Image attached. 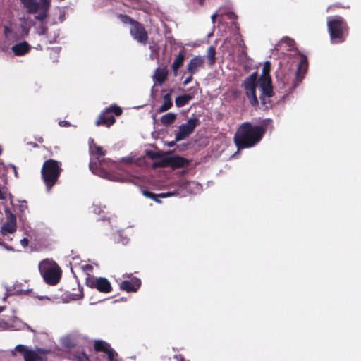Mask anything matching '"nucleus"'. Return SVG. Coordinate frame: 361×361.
<instances>
[{"instance_id":"nucleus-17","label":"nucleus","mask_w":361,"mask_h":361,"mask_svg":"<svg viewBox=\"0 0 361 361\" xmlns=\"http://www.w3.org/2000/svg\"><path fill=\"white\" fill-rule=\"evenodd\" d=\"M185 55V49H180L173 62L171 68L175 76L177 75L178 69L183 65Z\"/></svg>"},{"instance_id":"nucleus-27","label":"nucleus","mask_w":361,"mask_h":361,"mask_svg":"<svg viewBox=\"0 0 361 361\" xmlns=\"http://www.w3.org/2000/svg\"><path fill=\"white\" fill-rule=\"evenodd\" d=\"M154 168H164L171 166L170 157L161 159L158 161H155L152 164Z\"/></svg>"},{"instance_id":"nucleus-46","label":"nucleus","mask_w":361,"mask_h":361,"mask_svg":"<svg viewBox=\"0 0 361 361\" xmlns=\"http://www.w3.org/2000/svg\"><path fill=\"white\" fill-rule=\"evenodd\" d=\"M216 18V14H213L212 16V20L213 23L215 22Z\"/></svg>"},{"instance_id":"nucleus-21","label":"nucleus","mask_w":361,"mask_h":361,"mask_svg":"<svg viewBox=\"0 0 361 361\" xmlns=\"http://www.w3.org/2000/svg\"><path fill=\"white\" fill-rule=\"evenodd\" d=\"M171 93L172 90L169 91L167 94H166L164 97V102L162 105L157 109L158 113L164 112L169 109H170L173 106L172 99H171Z\"/></svg>"},{"instance_id":"nucleus-44","label":"nucleus","mask_w":361,"mask_h":361,"mask_svg":"<svg viewBox=\"0 0 361 361\" xmlns=\"http://www.w3.org/2000/svg\"><path fill=\"white\" fill-rule=\"evenodd\" d=\"M176 140H175L174 141H172V142H169V143L168 144V145H169V147H173V146L175 145V144H176Z\"/></svg>"},{"instance_id":"nucleus-29","label":"nucleus","mask_w":361,"mask_h":361,"mask_svg":"<svg viewBox=\"0 0 361 361\" xmlns=\"http://www.w3.org/2000/svg\"><path fill=\"white\" fill-rule=\"evenodd\" d=\"M117 17L123 24H130L131 26L137 21L126 14L118 13Z\"/></svg>"},{"instance_id":"nucleus-6","label":"nucleus","mask_w":361,"mask_h":361,"mask_svg":"<svg viewBox=\"0 0 361 361\" xmlns=\"http://www.w3.org/2000/svg\"><path fill=\"white\" fill-rule=\"evenodd\" d=\"M122 112L123 110L120 106L111 105L99 115L98 118L95 121V125L97 126H104L109 128L116 122V119L113 114L118 116L121 115Z\"/></svg>"},{"instance_id":"nucleus-7","label":"nucleus","mask_w":361,"mask_h":361,"mask_svg":"<svg viewBox=\"0 0 361 361\" xmlns=\"http://www.w3.org/2000/svg\"><path fill=\"white\" fill-rule=\"evenodd\" d=\"M257 79V73L254 72L245 79L243 85L250 104L255 107L259 105V101L256 95Z\"/></svg>"},{"instance_id":"nucleus-42","label":"nucleus","mask_w":361,"mask_h":361,"mask_svg":"<svg viewBox=\"0 0 361 361\" xmlns=\"http://www.w3.org/2000/svg\"><path fill=\"white\" fill-rule=\"evenodd\" d=\"M20 243L23 247H26L27 246L29 241L27 238H24L20 240Z\"/></svg>"},{"instance_id":"nucleus-12","label":"nucleus","mask_w":361,"mask_h":361,"mask_svg":"<svg viewBox=\"0 0 361 361\" xmlns=\"http://www.w3.org/2000/svg\"><path fill=\"white\" fill-rule=\"evenodd\" d=\"M94 349L96 352L105 353L109 361H115L118 356L117 353L111 347L110 344L103 340H96L94 343Z\"/></svg>"},{"instance_id":"nucleus-16","label":"nucleus","mask_w":361,"mask_h":361,"mask_svg":"<svg viewBox=\"0 0 361 361\" xmlns=\"http://www.w3.org/2000/svg\"><path fill=\"white\" fill-rule=\"evenodd\" d=\"M260 95H265L268 97L274 96L273 86L271 78H265V80H259Z\"/></svg>"},{"instance_id":"nucleus-23","label":"nucleus","mask_w":361,"mask_h":361,"mask_svg":"<svg viewBox=\"0 0 361 361\" xmlns=\"http://www.w3.org/2000/svg\"><path fill=\"white\" fill-rule=\"evenodd\" d=\"M207 59L208 65L212 67L216 63V49L214 47L210 46L207 51Z\"/></svg>"},{"instance_id":"nucleus-5","label":"nucleus","mask_w":361,"mask_h":361,"mask_svg":"<svg viewBox=\"0 0 361 361\" xmlns=\"http://www.w3.org/2000/svg\"><path fill=\"white\" fill-rule=\"evenodd\" d=\"M20 1L28 13L35 14L39 11V13L35 16L37 20L43 22L47 17L51 0H39V2L36 0Z\"/></svg>"},{"instance_id":"nucleus-22","label":"nucleus","mask_w":361,"mask_h":361,"mask_svg":"<svg viewBox=\"0 0 361 361\" xmlns=\"http://www.w3.org/2000/svg\"><path fill=\"white\" fill-rule=\"evenodd\" d=\"M193 99L191 94H185L176 98L175 103L177 107H183Z\"/></svg>"},{"instance_id":"nucleus-20","label":"nucleus","mask_w":361,"mask_h":361,"mask_svg":"<svg viewBox=\"0 0 361 361\" xmlns=\"http://www.w3.org/2000/svg\"><path fill=\"white\" fill-rule=\"evenodd\" d=\"M168 76V69L166 66L157 68L154 75V80L159 85H162Z\"/></svg>"},{"instance_id":"nucleus-3","label":"nucleus","mask_w":361,"mask_h":361,"mask_svg":"<svg viewBox=\"0 0 361 361\" xmlns=\"http://www.w3.org/2000/svg\"><path fill=\"white\" fill-rule=\"evenodd\" d=\"M63 169L61 162L49 159L46 160L41 169V176L46 189L50 191L58 183Z\"/></svg>"},{"instance_id":"nucleus-2","label":"nucleus","mask_w":361,"mask_h":361,"mask_svg":"<svg viewBox=\"0 0 361 361\" xmlns=\"http://www.w3.org/2000/svg\"><path fill=\"white\" fill-rule=\"evenodd\" d=\"M307 68V61L305 57H302L295 73H287L285 68H279L275 73L278 81L286 87L290 85V89L294 90L302 82L304 74Z\"/></svg>"},{"instance_id":"nucleus-28","label":"nucleus","mask_w":361,"mask_h":361,"mask_svg":"<svg viewBox=\"0 0 361 361\" xmlns=\"http://www.w3.org/2000/svg\"><path fill=\"white\" fill-rule=\"evenodd\" d=\"M141 192L145 197L152 199L159 204L161 203V201L159 199H157V194L148 190L147 189L142 188Z\"/></svg>"},{"instance_id":"nucleus-40","label":"nucleus","mask_w":361,"mask_h":361,"mask_svg":"<svg viewBox=\"0 0 361 361\" xmlns=\"http://www.w3.org/2000/svg\"><path fill=\"white\" fill-rule=\"evenodd\" d=\"M157 199H159V197L164 198V197H170L171 195V192L159 193V194H157Z\"/></svg>"},{"instance_id":"nucleus-14","label":"nucleus","mask_w":361,"mask_h":361,"mask_svg":"<svg viewBox=\"0 0 361 361\" xmlns=\"http://www.w3.org/2000/svg\"><path fill=\"white\" fill-rule=\"evenodd\" d=\"M16 231V216L9 212L7 216L6 222H4L1 228V233L5 236L8 233H13Z\"/></svg>"},{"instance_id":"nucleus-35","label":"nucleus","mask_w":361,"mask_h":361,"mask_svg":"<svg viewBox=\"0 0 361 361\" xmlns=\"http://www.w3.org/2000/svg\"><path fill=\"white\" fill-rule=\"evenodd\" d=\"M10 329V324L4 321V319H0V331H5Z\"/></svg>"},{"instance_id":"nucleus-39","label":"nucleus","mask_w":361,"mask_h":361,"mask_svg":"<svg viewBox=\"0 0 361 361\" xmlns=\"http://www.w3.org/2000/svg\"><path fill=\"white\" fill-rule=\"evenodd\" d=\"M59 125L61 127H68L71 126L70 123L67 121H60Z\"/></svg>"},{"instance_id":"nucleus-24","label":"nucleus","mask_w":361,"mask_h":361,"mask_svg":"<svg viewBox=\"0 0 361 361\" xmlns=\"http://www.w3.org/2000/svg\"><path fill=\"white\" fill-rule=\"evenodd\" d=\"M176 118V114L174 113H167L161 117V123L164 126H169L174 123Z\"/></svg>"},{"instance_id":"nucleus-32","label":"nucleus","mask_w":361,"mask_h":361,"mask_svg":"<svg viewBox=\"0 0 361 361\" xmlns=\"http://www.w3.org/2000/svg\"><path fill=\"white\" fill-rule=\"evenodd\" d=\"M75 359L77 361H91L85 350L80 355H75Z\"/></svg>"},{"instance_id":"nucleus-25","label":"nucleus","mask_w":361,"mask_h":361,"mask_svg":"<svg viewBox=\"0 0 361 361\" xmlns=\"http://www.w3.org/2000/svg\"><path fill=\"white\" fill-rule=\"evenodd\" d=\"M25 361H44L43 357L39 355L35 350L27 351L24 355Z\"/></svg>"},{"instance_id":"nucleus-47","label":"nucleus","mask_w":361,"mask_h":361,"mask_svg":"<svg viewBox=\"0 0 361 361\" xmlns=\"http://www.w3.org/2000/svg\"><path fill=\"white\" fill-rule=\"evenodd\" d=\"M200 5H202L204 0H198Z\"/></svg>"},{"instance_id":"nucleus-48","label":"nucleus","mask_w":361,"mask_h":361,"mask_svg":"<svg viewBox=\"0 0 361 361\" xmlns=\"http://www.w3.org/2000/svg\"><path fill=\"white\" fill-rule=\"evenodd\" d=\"M4 309H5V307H0V312H1V311H3Z\"/></svg>"},{"instance_id":"nucleus-18","label":"nucleus","mask_w":361,"mask_h":361,"mask_svg":"<svg viewBox=\"0 0 361 361\" xmlns=\"http://www.w3.org/2000/svg\"><path fill=\"white\" fill-rule=\"evenodd\" d=\"M12 51L16 56H23L30 50V45L25 41L17 43L11 47Z\"/></svg>"},{"instance_id":"nucleus-26","label":"nucleus","mask_w":361,"mask_h":361,"mask_svg":"<svg viewBox=\"0 0 361 361\" xmlns=\"http://www.w3.org/2000/svg\"><path fill=\"white\" fill-rule=\"evenodd\" d=\"M271 71V63L270 61H266L262 68V74L259 79L265 80V78H271L270 76Z\"/></svg>"},{"instance_id":"nucleus-8","label":"nucleus","mask_w":361,"mask_h":361,"mask_svg":"<svg viewBox=\"0 0 361 361\" xmlns=\"http://www.w3.org/2000/svg\"><path fill=\"white\" fill-rule=\"evenodd\" d=\"M85 284L91 288H95L102 293H109L112 290L110 281L104 277H95L87 274L85 278Z\"/></svg>"},{"instance_id":"nucleus-41","label":"nucleus","mask_w":361,"mask_h":361,"mask_svg":"<svg viewBox=\"0 0 361 361\" xmlns=\"http://www.w3.org/2000/svg\"><path fill=\"white\" fill-rule=\"evenodd\" d=\"M21 321H17L16 322H15V324L13 325H10V329L11 330H16V329L18 328L20 326V322Z\"/></svg>"},{"instance_id":"nucleus-11","label":"nucleus","mask_w":361,"mask_h":361,"mask_svg":"<svg viewBox=\"0 0 361 361\" xmlns=\"http://www.w3.org/2000/svg\"><path fill=\"white\" fill-rule=\"evenodd\" d=\"M130 33L134 39L137 40L139 43L145 45L148 41V34L144 25L136 21L130 27Z\"/></svg>"},{"instance_id":"nucleus-30","label":"nucleus","mask_w":361,"mask_h":361,"mask_svg":"<svg viewBox=\"0 0 361 361\" xmlns=\"http://www.w3.org/2000/svg\"><path fill=\"white\" fill-rule=\"evenodd\" d=\"M270 98L271 97H268L265 95L259 96L261 104L263 106L264 110H267V109H270L272 106L271 102L270 101Z\"/></svg>"},{"instance_id":"nucleus-50","label":"nucleus","mask_w":361,"mask_h":361,"mask_svg":"<svg viewBox=\"0 0 361 361\" xmlns=\"http://www.w3.org/2000/svg\"><path fill=\"white\" fill-rule=\"evenodd\" d=\"M115 361H117V359H115Z\"/></svg>"},{"instance_id":"nucleus-31","label":"nucleus","mask_w":361,"mask_h":361,"mask_svg":"<svg viewBox=\"0 0 361 361\" xmlns=\"http://www.w3.org/2000/svg\"><path fill=\"white\" fill-rule=\"evenodd\" d=\"M283 44H286L288 47H290L293 45V41L288 37L283 38L279 43L276 44L277 47H281Z\"/></svg>"},{"instance_id":"nucleus-33","label":"nucleus","mask_w":361,"mask_h":361,"mask_svg":"<svg viewBox=\"0 0 361 361\" xmlns=\"http://www.w3.org/2000/svg\"><path fill=\"white\" fill-rule=\"evenodd\" d=\"M15 350L17 352L22 353L23 355H25L27 351L32 350L31 349H27L25 345L20 344L16 345Z\"/></svg>"},{"instance_id":"nucleus-19","label":"nucleus","mask_w":361,"mask_h":361,"mask_svg":"<svg viewBox=\"0 0 361 361\" xmlns=\"http://www.w3.org/2000/svg\"><path fill=\"white\" fill-rule=\"evenodd\" d=\"M171 167L173 169L187 167L190 161L180 156H174L170 157Z\"/></svg>"},{"instance_id":"nucleus-15","label":"nucleus","mask_w":361,"mask_h":361,"mask_svg":"<svg viewBox=\"0 0 361 361\" xmlns=\"http://www.w3.org/2000/svg\"><path fill=\"white\" fill-rule=\"evenodd\" d=\"M204 65V57L195 56L192 57L187 65L186 70L188 73L195 74L200 68H203Z\"/></svg>"},{"instance_id":"nucleus-10","label":"nucleus","mask_w":361,"mask_h":361,"mask_svg":"<svg viewBox=\"0 0 361 361\" xmlns=\"http://www.w3.org/2000/svg\"><path fill=\"white\" fill-rule=\"evenodd\" d=\"M90 153L93 156H96V159L98 161V162L90 161L89 164L90 169L94 173H97L96 170L102 167L103 164L106 161L104 159H102V160L99 159L101 157L105 155V151H104L101 146L94 144L90 147Z\"/></svg>"},{"instance_id":"nucleus-1","label":"nucleus","mask_w":361,"mask_h":361,"mask_svg":"<svg viewBox=\"0 0 361 361\" xmlns=\"http://www.w3.org/2000/svg\"><path fill=\"white\" fill-rule=\"evenodd\" d=\"M271 122V120L267 118L263 120L262 125H253L250 122L241 123L233 137V142L238 150L256 146L264 136L267 126Z\"/></svg>"},{"instance_id":"nucleus-13","label":"nucleus","mask_w":361,"mask_h":361,"mask_svg":"<svg viewBox=\"0 0 361 361\" xmlns=\"http://www.w3.org/2000/svg\"><path fill=\"white\" fill-rule=\"evenodd\" d=\"M141 286V280L135 276L131 277L130 280H123L119 283L121 290L127 293H135Z\"/></svg>"},{"instance_id":"nucleus-38","label":"nucleus","mask_w":361,"mask_h":361,"mask_svg":"<svg viewBox=\"0 0 361 361\" xmlns=\"http://www.w3.org/2000/svg\"><path fill=\"white\" fill-rule=\"evenodd\" d=\"M193 75L194 74L189 73V75L185 78V80L183 82L184 85H188L192 81Z\"/></svg>"},{"instance_id":"nucleus-36","label":"nucleus","mask_w":361,"mask_h":361,"mask_svg":"<svg viewBox=\"0 0 361 361\" xmlns=\"http://www.w3.org/2000/svg\"><path fill=\"white\" fill-rule=\"evenodd\" d=\"M20 326L18 328L16 329L17 331L22 330L24 328H26L29 331H30L32 332H35V330L32 329V328L30 326H29L27 324L23 322H20Z\"/></svg>"},{"instance_id":"nucleus-4","label":"nucleus","mask_w":361,"mask_h":361,"mask_svg":"<svg viewBox=\"0 0 361 361\" xmlns=\"http://www.w3.org/2000/svg\"><path fill=\"white\" fill-rule=\"evenodd\" d=\"M39 270L44 281L51 286L57 284L61 278L62 271L54 260L46 259L39 264Z\"/></svg>"},{"instance_id":"nucleus-9","label":"nucleus","mask_w":361,"mask_h":361,"mask_svg":"<svg viewBox=\"0 0 361 361\" xmlns=\"http://www.w3.org/2000/svg\"><path fill=\"white\" fill-rule=\"evenodd\" d=\"M200 121L197 118H192L188 120L185 123L179 126V130L176 135V141H180L187 138L198 126Z\"/></svg>"},{"instance_id":"nucleus-43","label":"nucleus","mask_w":361,"mask_h":361,"mask_svg":"<svg viewBox=\"0 0 361 361\" xmlns=\"http://www.w3.org/2000/svg\"><path fill=\"white\" fill-rule=\"evenodd\" d=\"M83 269L85 270H88V271H92V265H90V264H87L85 266H83Z\"/></svg>"},{"instance_id":"nucleus-45","label":"nucleus","mask_w":361,"mask_h":361,"mask_svg":"<svg viewBox=\"0 0 361 361\" xmlns=\"http://www.w3.org/2000/svg\"><path fill=\"white\" fill-rule=\"evenodd\" d=\"M29 145H30L31 146H32L33 147H38V145L35 142H29L28 143Z\"/></svg>"},{"instance_id":"nucleus-49","label":"nucleus","mask_w":361,"mask_h":361,"mask_svg":"<svg viewBox=\"0 0 361 361\" xmlns=\"http://www.w3.org/2000/svg\"><path fill=\"white\" fill-rule=\"evenodd\" d=\"M1 152H2V149H1V148L0 147V154H1Z\"/></svg>"},{"instance_id":"nucleus-37","label":"nucleus","mask_w":361,"mask_h":361,"mask_svg":"<svg viewBox=\"0 0 361 361\" xmlns=\"http://www.w3.org/2000/svg\"><path fill=\"white\" fill-rule=\"evenodd\" d=\"M83 288L82 287L78 288V293L74 295L73 299L74 300H79L83 298Z\"/></svg>"},{"instance_id":"nucleus-34","label":"nucleus","mask_w":361,"mask_h":361,"mask_svg":"<svg viewBox=\"0 0 361 361\" xmlns=\"http://www.w3.org/2000/svg\"><path fill=\"white\" fill-rule=\"evenodd\" d=\"M147 155L152 159H160L162 158L163 157V154H161V152H154L152 151H148Z\"/></svg>"}]
</instances>
